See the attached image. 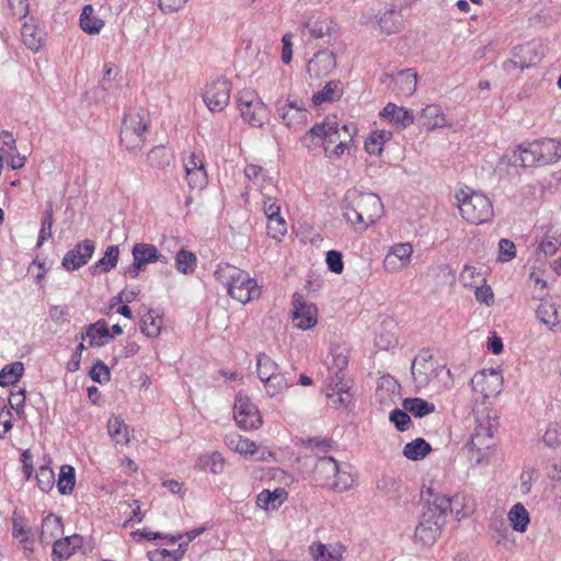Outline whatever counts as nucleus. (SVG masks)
<instances>
[{
  "label": "nucleus",
  "mask_w": 561,
  "mask_h": 561,
  "mask_svg": "<svg viewBox=\"0 0 561 561\" xmlns=\"http://www.w3.org/2000/svg\"><path fill=\"white\" fill-rule=\"evenodd\" d=\"M455 198L461 217L471 225L489 222L494 216L491 199L481 192L467 187V190L458 191Z\"/></svg>",
  "instance_id": "4"
},
{
  "label": "nucleus",
  "mask_w": 561,
  "mask_h": 561,
  "mask_svg": "<svg viewBox=\"0 0 561 561\" xmlns=\"http://www.w3.org/2000/svg\"><path fill=\"white\" fill-rule=\"evenodd\" d=\"M119 248L118 245L107 247L103 257L98 260L94 264L89 267L91 275H98L101 273H107L115 268L118 262Z\"/></svg>",
  "instance_id": "27"
},
{
  "label": "nucleus",
  "mask_w": 561,
  "mask_h": 561,
  "mask_svg": "<svg viewBox=\"0 0 561 561\" xmlns=\"http://www.w3.org/2000/svg\"><path fill=\"white\" fill-rule=\"evenodd\" d=\"M149 125L150 119L145 113H125L119 131V144L129 151L141 148L146 141Z\"/></svg>",
  "instance_id": "6"
},
{
  "label": "nucleus",
  "mask_w": 561,
  "mask_h": 561,
  "mask_svg": "<svg viewBox=\"0 0 561 561\" xmlns=\"http://www.w3.org/2000/svg\"><path fill=\"white\" fill-rule=\"evenodd\" d=\"M327 364L329 370L345 371L348 366V357L341 352L332 351L331 359H328Z\"/></svg>",
  "instance_id": "59"
},
{
  "label": "nucleus",
  "mask_w": 561,
  "mask_h": 561,
  "mask_svg": "<svg viewBox=\"0 0 561 561\" xmlns=\"http://www.w3.org/2000/svg\"><path fill=\"white\" fill-rule=\"evenodd\" d=\"M186 180L191 188H202L207 183V173L205 170H187Z\"/></svg>",
  "instance_id": "61"
},
{
  "label": "nucleus",
  "mask_w": 561,
  "mask_h": 561,
  "mask_svg": "<svg viewBox=\"0 0 561 561\" xmlns=\"http://www.w3.org/2000/svg\"><path fill=\"white\" fill-rule=\"evenodd\" d=\"M542 440L545 445L549 448L554 449L561 446V423H550L542 436Z\"/></svg>",
  "instance_id": "51"
},
{
  "label": "nucleus",
  "mask_w": 561,
  "mask_h": 561,
  "mask_svg": "<svg viewBox=\"0 0 561 561\" xmlns=\"http://www.w3.org/2000/svg\"><path fill=\"white\" fill-rule=\"evenodd\" d=\"M535 141L541 165L553 164L561 160V140L547 137Z\"/></svg>",
  "instance_id": "19"
},
{
  "label": "nucleus",
  "mask_w": 561,
  "mask_h": 561,
  "mask_svg": "<svg viewBox=\"0 0 561 561\" xmlns=\"http://www.w3.org/2000/svg\"><path fill=\"white\" fill-rule=\"evenodd\" d=\"M329 373L331 376L328 387L332 389L333 393H329L328 398L334 405L339 404L340 407L347 408L353 400V396L350 393L345 382V371L329 370Z\"/></svg>",
  "instance_id": "16"
},
{
  "label": "nucleus",
  "mask_w": 561,
  "mask_h": 561,
  "mask_svg": "<svg viewBox=\"0 0 561 561\" xmlns=\"http://www.w3.org/2000/svg\"><path fill=\"white\" fill-rule=\"evenodd\" d=\"M312 480L318 486L336 492L347 491L354 483L353 476L341 469L337 461L331 456L317 457L313 465Z\"/></svg>",
  "instance_id": "3"
},
{
  "label": "nucleus",
  "mask_w": 561,
  "mask_h": 561,
  "mask_svg": "<svg viewBox=\"0 0 561 561\" xmlns=\"http://www.w3.org/2000/svg\"><path fill=\"white\" fill-rule=\"evenodd\" d=\"M280 371L278 364L273 360L267 354L259 353L256 355V373L261 381L271 378L273 375Z\"/></svg>",
  "instance_id": "42"
},
{
  "label": "nucleus",
  "mask_w": 561,
  "mask_h": 561,
  "mask_svg": "<svg viewBox=\"0 0 561 561\" xmlns=\"http://www.w3.org/2000/svg\"><path fill=\"white\" fill-rule=\"evenodd\" d=\"M24 374L22 362H13L0 370V387H8L16 383Z\"/></svg>",
  "instance_id": "40"
},
{
  "label": "nucleus",
  "mask_w": 561,
  "mask_h": 561,
  "mask_svg": "<svg viewBox=\"0 0 561 561\" xmlns=\"http://www.w3.org/2000/svg\"><path fill=\"white\" fill-rule=\"evenodd\" d=\"M275 106L278 115L289 128L298 129L308 121L309 113H305L304 111L298 112L286 110V106L282 105L280 100L276 102Z\"/></svg>",
  "instance_id": "31"
},
{
  "label": "nucleus",
  "mask_w": 561,
  "mask_h": 561,
  "mask_svg": "<svg viewBox=\"0 0 561 561\" xmlns=\"http://www.w3.org/2000/svg\"><path fill=\"white\" fill-rule=\"evenodd\" d=\"M131 536L134 538H136L138 536V537L145 538L147 540L168 538L170 543H174L178 539L182 538V535H179V536H172V535L168 536V535H163L162 533L150 531V530H148L146 528L145 529H137V530L133 531Z\"/></svg>",
  "instance_id": "60"
},
{
  "label": "nucleus",
  "mask_w": 561,
  "mask_h": 561,
  "mask_svg": "<svg viewBox=\"0 0 561 561\" xmlns=\"http://www.w3.org/2000/svg\"><path fill=\"white\" fill-rule=\"evenodd\" d=\"M233 417L238 426L244 431L256 430L263 423L256 404L252 402L248 394L241 391L237 393L234 399Z\"/></svg>",
  "instance_id": "9"
},
{
  "label": "nucleus",
  "mask_w": 561,
  "mask_h": 561,
  "mask_svg": "<svg viewBox=\"0 0 561 561\" xmlns=\"http://www.w3.org/2000/svg\"><path fill=\"white\" fill-rule=\"evenodd\" d=\"M310 553L314 561H341L342 558L339 551L328 550L327 546L322 542L310 546Z\"/></svg>",
  "instance_id": "49"
},
{
  "label": "nucleus",
  "mask_w": 561,
  "mask_h": 561,
  "mask_svg": "<svg viewBox=\"0 0 561 561\" xmlns=\"http://www.w3.org/2000/svg\"><path fill=\"white\" fill-rule=\"evenodd\" d=\"M419 124L427 130L447 126L446 116L442 107L437 104L426 105L420 113Z\"/></svg>",
  "instance_id": "23"
},
{
  "label": "nucleus",
  "mask_w": 561,
  "mask_h": 561,
  "mask_svg": "<svg viewBox=\"0 0 561 561\" xmlns=\"http://www.w3.org/2000/svg\"><path fill=\"white\" fill-rule=\"evenodd\" d=\"M76 484L75 468L70 465H64L60 468L59 477L57 480L58 492L62 495L72 493Z\"/></svg>",
  "instance_id": "43"
},
{
  "label": "nucleus",
  "mask_w": 561,
  "mask_h": 561,
  "mask_svg": "<svg viewBox=\"0 0 561 561\" xmlns=\"http://www.w3.org/2000/svg\"><path fill=\"white\" fill-rule=\"evenodd\" d=\"M321 124H323L325 131V135L322 136V147L325 151V146H328V149H330L331 144L341 140L340 125L336 121V117H333L332 119L328 117Z\"/></svg>",
  "instance_id": "46"
},
{
  "label": "nucleus",
  "mask_w": 561,
  "mask_h": 561,
  "mask_svg": "<svg viewBox=\"0 0 561 561\" xmlns=\"http://www.w3.org/2000/svg\"><path fill=\"white\" fill-rule=\"evenodd\" d=\"M382 211L380 197L374 193H364L344 208V216L352 224H363L367 227L375 224Z\"/></svg>",
  "instance_id": "5"
},
{
  "label": "nucleus",
  "mask_w": 561,
  "mask_h": 561,
  "mask_svg": "<svg viewBox=\"0 0 561 561\" xmlns=\"http://www.w3.org/2000/svg\"><path fill=\"white\" fill-rule=\"evenodd\" d=\"M231 82L217 78L205 85L202 98L210 112H222L230 102Z\"/></svg>",
  "instance_id": "10"
},
{
  "label": "nucleus",
  "mask_w": 561,
  "mask_h": 561,
  "mask_svg": "<svg viewBox=\"0 0 561 561\" xmlns=\"http://www.w3.org/2000/svg\"><path fill=\"white\" fill-rule=\"evenodd\" d=\"M12 536L19 540L25 553L34 551V538L31 528L26 527L22 518H13Z\"/></svg>",
  "instance_id": "28"
},
{
  "label": "nucleus",
  "mask_w": 561,
  "mask_h": 561,
  "mask_svg": "<svg viewBox=\"0 0 561 561\" xmlns=\"http://www.w3.org/2000/svg\"><path fill=\"white\" fill-rule=\"evenodd\" d=\"M162 319L161 316L153 309H149L139 322V329L142 334L148 337H156L161 332Z\"/></svg>",
  "instance_id": "33"
},
{
  "label": "nucleus",
  "mask_w": 561,
  "mask_h": 561,
  "mask_svg": "<svg viewBox=\"0 0 561 561\" xmlns=\"http://www.w3.org/2000/svg\"><path fill=\"white\" fill-rule=\"evenodd\" d=\"M413 250L411 244L409 243H399L391 248L389 254L387 255L385 262L388 263L392 256L398 257L401 262V265H405L411 257Z\"/></svg>",
  "instance_id": "56"
},
{
  "label": "nucleus",
  "mask_w": 561,
  "mask_h": 561,
  "mask_svg": "<svg viewBox=\"0 0 561 561\" xmlns=\"http://www.w3.org/2000/svg\"><path fill=\"white\" fill-rule=\"evenodd\" d=\"M90 378L100 385L106 383L111 380L110 368L103 360L96 359L89 371Z\"/></svg>",
  "instance_id": "52"
},
{
  "label": "nucleus",
  "mask_w": 561,
  "mask_h": 561,
  "mask_svg": "<svg viewBox=\"0 0 561 561\" xmlns=\"http://www.w3.org/2000/svg\"><path fill=\"white\" fill-rule=\"evenodd\" d=\"M238 108L244 122L253 127H261L267 119V106L251 90L240 92Z\"/></svg>",
  "instance_id": "8"
},
{
  "label": "nucleus",
  "mask_w": 561,
  "mask_h": 561,
  "mask_svg": "<svg viewBox=\"0 0 561 561\" xmlns=\"http://www.w3.org/2000/svg\"><path fill=\"white\" fill-rule=\"evenodd\" d=\"M401 479L394 476L383 474L377 482V488L386 494H397L401 488Z\"/></svg>",
  "instance_id": "55"
},
{
  "label": "nucleus",
  "mask_w": 561,
  "mask_h": 561,
  "mask_svg": "<svg viewBox=\"0 0 561 561\" xmlns=\"http://www.w3.org/2000/svg\"><path fill=\"white\" fill-rule=\"evenodd\" d=\"M561 245V233L554 230L552 227L548 228L545 232L542 240L539 243L538 249L545 253L546 256L556 254L558 248Z\"/></svg>",
  "instance_id": "44"
},
{
  "label": "nucleus",
  "mask_w": 561,
  "mask_h": 561,
  "mask_svg": "<svg viewBox=\"0 0 561 561\" xmlns=\"http://www.w3.org/2000/svg\"><path fill=\"white\" fill-rule=\"evenodd\" d=\"M307 27L309 28V33L313 38H322L325 35H330L331 33V26L325 21L308 23Z\"/></svg>",
  "instance_id": "63"
},
{
  "label": "nucleus",
  "mask_w": 561,
  "mask_h": 561,
  "mask_svg": "<svg viewBox=\"0 0 561 561\" xmlns=\"http://www.w3.org/2000/svg\"><path fill=\"white\" fill-rule=\"evenodd\" d=\"M195 467L202 471L209 470L214 474H220L225 469V460L220 453L214 451L198 457Z\"/></svg>",
  "instance_id": "34"
},
{
  "label": "nucleus",
  "mask_w": 561,
  "mask_h": 561,
  "mask_svg": "<svg viewBox=\"0 0 561 561\" xmlns=\"http://www.w3.org/2000/svg\"><path fill=\"white\" fill-rule=\"evenodd\" d=\"M477 301L490 306L494 302L493 290L489 285L479 286L474 291Z\"/></svg>",
  "instance_id": "64"
},
{
  "label": "nucleus",
  "mask_w": 561,
  "mask_h": 561,
  "mask_svg": "<svg viewBox=\"0 0 561 561\" xmlns=\"http://www.w3.org/2000/svg\"><path fill=\"white\" fill-rule=\"evenodd\" d=\"M389 420L399 432H405L412 423L410 414L404 408L393 409L389 414Z\"/></svg>",
  "instance_id": "53"
},
{
  "label": "nucleus",
  "mask_w": 561,
  "mask_h": 561,
  "mask_svg": "<svg viewBox=\"0 0 561 561\" xmlns=\"http://www.w3.org/2000/svg\"><path fill=\"white\" fill-rule=\"evenodd\" d=\"M380 82L396 95L408 98L411 96L417 85V73L413 68L402 69L396 73L386 72L380 78Z\"/></svg>",
  "instance_id": "11"
},
{
  "label": "nucleus",
  "mask_w": 561,
  "mask_h": 561,
  "mask_svg": "<svg viewBox=\"0 0 561 561\" xmlns=\"http://www.w3.org/2000/svg\"><path fill=\"white\" fill-rule=\"evenodd\" d=\"M516 256V248L513 241L501 239L499 242V260L508 262Z\"/></svg>",
  "instance_id": "58"
},
{
  "label": "nucleus",
  "mask_w": 561,
  "mask_h": 561,
  "mask_svg": "<svg viewBox=\"0 0 561 561\" xmlns=\"http://www.w3.org/2000/svg\"><path fill=\"white\" fill-rule=\"evenodd\" d=\"M294 382V376L288 371H279L262 381L264 391L270 398L280 397Z\"/></svg>",
  "instance_id": "21"
},
{
  "label": "nucleus",
  "mask_w": 561,
  "mask_h": 561,
  "mask_svg": "<svg viewBox=\"0 0 561 561\" xmlns=\"http://www.w3.org/2000/svg\"><path fill=\"white\" fill-rule=\"evenodd\" d=\"M174 266L178 272L184 275H191L196 270L197 257L192 251L182 248L175 254Z\"/></svg>",
  "instance_id": "37"
},
{
  "label": "nucleus",
  "mask_w": 561,
  "mask_h": 561,
  "mask_svg": "<svg viewBox=\"0 0 561 561\" xmlns=\"http://www.w3.org/2000/svg\"><path fill=\"white\" fill-rule=\"evenodd\" d=\"M432 451V446L424 438L417 437L403 447L402 454L405 458L413 461L424 459Z\"/></svg>",
  "instance_id": "30"
},
{
  "label": "nucleus",
  "mask_w": 561,
  "mask_h": 561,
  "mask_svg": "<svg viewBox=\"0 0 561 561\" xmlns=\"http://www.w3.org/2000/svg\"><path fill=\"white\" fill-rule=\"evenodd\" d=\"M422 496L427 504V508L421 515L420 522L415 527L414 539L423 546H432L440 536L447 514L455 513L459 517L461 508L457 505L458 495L440 494L433 486H428L426 491H423Z\"/></svg>",
  "instance_id": "1"
},
{
  "label": "nucleus",
  "mask_w": 561,
  "mask_h": 561,
  "mask_svg": "<svg viewBox=\"0 0 561 561\" xmlns=\"http://www.w3.org/2000/svg\"><path fill=\"white\" fill-rule=\"evenodd\" d=\"M343 84L340 80L329 81L320 91L316 92L312 96L314 106H320L325 102H334L342 98Z\"/></svg>",
  "instance_id": "26"
},
{
  "label": "nucleus",
  "mask_w": 561,
  "mask_h": 561,
  "mask_svg": "<svg viewBox=\"0 0 561 561\" xmlns=\"http://www.w3.org/2000/svg\"><path fill=\"white\" fill-rule=\"evenodd\" d=\"M287 497L288 492L284 488H276L273 491L265 489L257 494L256 505L265 511H275Z\"/></svg>",
  "instance_id": "24"
},
{
  "label": "nucleus",
  "mask_w": 561,
  "mask_h": 561,
  "mask_svg": "<svg viewBox=\"0 0 561 561\" xmlns=\"http://www.w3.org/2000/svg\"><path fill=\"white\" fill-rule=\"evenodd\" d=\"M496 431L495 424L491 421L489 415L478 416L476 419L474 431L471 435V439L469 443V449L471 458L474 457V453L477 454L476 462H483L490 455L491 450L494 448L496 440L494 437V432Z\"/></svg>",
  "instance_id": "7"
},
{
  "label": "nucleus",
  "mask_w": 561,
  "mask_h": 561,
  "mask_svg": "<svg viewBox=\"0 0 561 561\" xmlns=\"http://www.w3.org/2000/svg\"><path fill=\"white\" fill-rule=\"evenodd\" d=\"M10 13L18 20L26 18L28 14L27 0H8Z\"/></svg>",
  "instance_id": "62"
},
{
  "label": "nucleus",
  "mask_w": 561,
  "mask_h": 561,
  "mask_svg": "<svg viewBox=\"0 0 561 561\" xmlns=\"http://www.w3.org/2000/svg\"><path fill=\"white\" fill-rule=\"evenodd\" d=\"M505 158L508 164L513 167L530 168L541 165L539 157L537 156V145L535 140L518 145L512 152H507Z\"/></svg>",
  "instance_id": "14"
},
{
  "label": "nucleus",
  "mask_w": 561,
  "mask_h": 561,
  "mask_svg": "<svg viewBox=\"0 0 561 561\" xmlns=\"http://www.w3.org/2000/svg\"><path fill=\"white\" fill-rule=\"evenodd\" d=\"M382 118H388L397 129H405L414 123V114L410 108L388 103L380 112Z\"/></svg>",
  "instance_id": "18"
},
{
  "label": "nucleus",
  "mask_w": 561,
  "mask_h": 561,
  "mask_svg": "<svg viewBox=\"0 0 561 561\" xmlns=\"http://www.w3.org/2000/svg\"><path fill=\"white\" fill-rule=\"evenodd\" d=\"M325 263L332 273L341 274L344 270L343 255L340 251L329 250L325 254Z\"/></svg>",
  "instance_id": "57"
},
{
  "label": "nucleus",
  "mask_w": 561,
  "mask_h": 561,
  "mask_svg": "<svg viewBox=\"0 0 561 561\" xmlns=\"http://www.w3.org/2000/svg\"><path fill=\"white\" fill-rule=\"evenodd\" d=\"M70 538L65 537L57 539L53 543L51 559L53 561H64L73 554V548L70 547Z\"/></svg>",
  "instance_id": "48"
},
{
  "label": "nucleus",
  "mask_w": 561,
  "mask_h": 561,
  "mask_svg": "<svg viewBox=\"0 0 561 561\" xmlns=\"http://www.w3.org/2000/svg\"><path fill=\"white\" fill-rule=\"evenodd\" d=\"M37 486L45 493L53 490L55 485V473L49 465L39 466L36 472Z\"/></svg>",
  "instance_id": "47"
},
{
  "label": "nucleus",
  "mask_w": 561,
  "mask_h": 561,
  "mask_svg": "<svg viewBox=\"0 0 561 561\" xmlns=\"http://www.w3.org/2000/svg\"><path fill=\"white\" fill-rule=\"evenodd\" d=\"M147 160L152 168L164 170L171 165L173 153L164 146H156L149 151Z\"/></svg>",
  "instance_id": "36"
},
{
  "label": "nucleus",
  "mask_w": 561,
  "mask_h": 561,
  "mask_svg": "<svg viewBox=\"0 0 561 561\" xmlns=\"http://www.w3.org/2000/svg\"><path fill=\"white\" fill-rule=\"evenodd\" d=\"M287 233V222L278 215L267 219V234L275 240H280Z\"/></svg>",
  "instance_id": "54"
},
{
  "label": "nucleus",
  "mask_w": 561,
  "mask_h": 561,
  "mask_svg": "<svg viewBox=\"0 0 561 561\" xmlns=\"http://www.w3.org/2000/svg\"><path fill=\"white\" fill-rule=\"evenodd\" d=\"M108 435L117 443V444H128L130 440L129 428L125 424L124 420L121 417H113L108 420L107 423Z\"/></svg>",
  "instance_id": "41"
},
{
  "label": "nucleus",
  "mask_w": 561,
  "mask_h": 561,
  "mask_svg": "<svg viewBox=\"0 0 561 561\" xmlns=\"http://www.w3.org/2000/svg\"><path fill=\"white\" fill-rule=\"evenodd\" d=\"M54 225L53 205L49 203L43 213L41 220V229L37 238L36 247L39 248L51 237V228Z\"/></svg>",
  "instance_id": "45"
},
{
  "label": "nucleus",
  "mask_w": 561,
  "mask_h": 561,
  "mask_svg": "<svg viewBox=\"0 0 561 561\" xmlns=\"http://www.w3.org/2000/svg\"><path fill=\"white\" fill-rule=\"evenodd\" d=\"M85 337H89L90 347H101L105 345L108 340H112L113 335L111 334L107 322L104 319H100L84 327V333H81L80 340L84 341Z\"/></svg>",
  "instance_id": "17"
},
{
  "label": "nucleus",
  "mask_w": 561,
  "mask_h": 561,
  "mask_svg": "<svg viewBox=\"0 0 561 561\" xmlns=\"http://www.w3.org/2000/svg\"><path fill=\"white\" fill-rule=\"evenodd\" d=\"M64 534V524L60 516L53 513L46 515L41 525L38 540L42 545H49Z\"/></svg>",
  "instance_id": "20"
},
{
  "label": "nucleus",
  "mask_w": 561,
  "mask_h": 561,
  "mask_svg": "<svg viewBox=\"0 0 561 561\" xmlns=\"http://www.w3.org/2000/svg\"><path fill=\"white\" fill-rule=\"evenodd\" d=\"M508 520L515 531L525 533L530 522L529 513L522 503H516L508 512Z\"/></svg>",
  "instance_id": "35"
},
{
  "label": "nucleus",
  "mask_w": 561,
  "mask_h": 561,
  "mask_svg": "<svg viewBox=\"0 0 561 561\" xmlns=\"http://www.w3.org/2000/svg\"><path fill=\"white\" fill-rule=\"evenodd\" d=\"M94 251L95 242L93 240H82L65 254L61 266L68 272L77 271L89 262Z\"/></svg>",
  "instance_id": "13"
},
{
  "label": "nucleus",
  "mask_w": 561,
  "mask_h": 561,
  "mask_svg": "<svg viewBox=\"0 0 561 561\" xmlns=\"http://www.w3.org/2000/svg\"><path fill=\"white\" fill-rule=\"evenodd\" d=\"M0 161L13 170L23 168L26 161L25 156L18 152L15 139L9 130L0 133Z\"/></svg>",
  "instance_id": "15"
},
{
  "label": "nucleus",
  "mask_w": 561,
  "mask_h": 561,
  "mask_svg": "<svg viewBox=\"0 0 561 561\" xmlns=\"http://www.w3.org/2000/svg\"><path fill=\"white\" fill-rule=\"evenodd\" d=\"M402 408L414 417H424L435 411V404L422 398H405L402 401Z\"/></svg>",
  "instance_id": "32"
},
{
  "label": "nucleus",
  "mask_w": 561,
  "mask_h": 561,
  "mask_svg": "<svg viewBox=\"0 0 561 561\" xmlns=\"http://www.w3.org/2000/svg\"><path fill=\"white\" fill-rule=\"evenodd\" d=\"M131 254L133 259L137 262V264H140L142 266L154 262L168 264V257L162 255L158 251L157 247L151 243L139 242L134 244Z\"/></svg>",
  "instance_id": "22"
},
{
  "label": "nucleus",
  "mask_w": 561,
  "mask_h": 561,
  "mask_svg": "<svg viewBox=\"0 0 561 561\" xmlns=\"http://www.w3.org/2000/svg\"><path fill=\"white\" fill-rule=\"evenodd\" d=\"M536 316L541 323L550 328L556 327L560 322L556 304L550 299H541L540 305L536 309Z\"/></svg>",
  "instance_id": "38"
},
{
  "label": "nucleus",
  "mask_w": 561,
  "mask_h": 561,
  "mask_svg": "<svg viewBox=\"0 0 561 561\" xmlns=\"http://www.w3.org/2000/svg\"><path fill=\"white\" fill-rule=\"evenodd\" d=\"M378 25L380 30L390 35L399 32L401 26V14L393 7L387 8L378 15Z\"/></svg>",
  "instance_id": "29"
},
{
  "label": "nucleus",
  "mask_w": 561,
  "mask_h": 561,
  "mask_svg": "<svg viewBox=\"0 0 561 561\" xmlns=\"http://www.w3.org/2000/svg\"><path fill=\"white\" fill-rule=\"evenodd\" d=\"M323 135H325L323 124L317 123L300 138V142L309 152H313L322 146Z\"/></svg>",
  "instance_id": "39"
},
{
  "label": "nucleus",
  "mask_w": 561,
  "mask_h": 561,
  "mask_svg": "<svg viewBox=\"0 0 561 561\" xmlns=\"http://www.w3.org/2000/svg\"><path fill=\"white\" fill-rule=\"evenodd\" d=\"M79 25L84 33L96 35L102 31L105 22L95 13L92 4H85L79 18Z\"/></svg>",
  "instance_id": "25"
},
{
  "label": "nucleus",
  "mask_w": 561,
  "mask_h": 561,
  "mask_svg": "<svg viewBox=\"0 0 561 561\" xmlns=\"http://www.w3.org/2000/svg\"><path fill=\"white\" fill-rule=\"evenodd\" d=\"M291 316L299 329L309 330L318 322V308L314 304L307 302L301 294L295 293Z\"/></svg>",
  "instance_id": "12"
},
{
  "label": "nucleus",
  "mask_w": 561,
  "mask_h": 561,
  "mask_svg": "<svg viewBox=\"0 0 561 561\" xmlns=\"http://www.w3.org/2000/svg\"><path fill=\"white\" fill-rule=\"evenodd\" d=\"M22 37L24 44L33 51H38L44 44L42 36L37 35L36 28L26 23L22 26Z\"/></svg>",
  "instance_id": "50"
},
{
  "label": "nucleus",
  "mask_w": 561,
  "mask_h": 561,
  "mask_svg": "<svg viewBox=\"0 0 561 561\" xmlns=\"http://www.w3.org/2000/svg\"><path fill=\"white\" fill-rule=\"evenodd\" d=\"M214 275L227 289L228 295L242 304L257 299L261 296L256 279L252 278L248 272L231 264H218Z\"/></svg>",
  "instance_id": "2"
}]
</instances>
